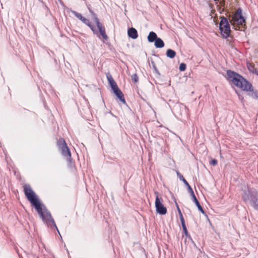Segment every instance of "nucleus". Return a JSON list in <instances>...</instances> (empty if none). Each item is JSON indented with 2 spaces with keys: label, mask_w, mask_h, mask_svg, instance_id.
I'll use <instances>...</instances> for the list:
<instances>
[{
  "label": "nucleus",
  "mask_w": 258,
  "mask_h": 258,
  "mask_svg": "<svg viewBox=\"0 0 258 258\" xmlns=\"http://www.w3.org/2000/svg\"><path fill=\"white\" fill-rule=\"evenodd\" d=\"M24 190L27 199L32 205L34 207L43 222L49 227H55L58 232L59 233L50 212L48 211L44 204L41 203L30 186L28 184L25 185ZM59 234H60V233Z\"/></svg>",
  "instance_id": "f257e3e1"
},
{
  "label": "nucleus",
  "mask_w": 258,
  "mask_h": 258,
  "mask_svg": "<svg viewBox=\"0 0 258 258\" xmlns=\"http://www.w3.org/2000/svg\"><path fill=\"white\" fill-rule=\"evenodd\" d=\"M227 79L237 87L245 91L251 89L252 84L239 74L231 70L227 71Z\"/></svg>",
  "instance_id": "f03ea898"
},
{
  "label": "nucleus",
  "mask_w": 258,
  "mask_h": 258,
  "mask_svg": "<svg viewBox=\"0 0 258 258\" xmlns=\"http://www.w3.org/2000/svg\"><path fill=\"white\" fill-rule=\"evenodd\" d=\"M241 196L243 201L249 202L254 209L258 210V193L257 191L248 187L244 186L242 189Z\"/></svg>",
  "instance_id": "7ed1b4c3"
},
{
  "label": "nucleus",
  "mask_w": 258,
  "mask_h": 258,
  "mask_svg": "<svg viewBox=\"0 0 258 258\" xmlns=\"http://www.w3.org/2000/svg\"><path fill=\"white\" fill-rule=\"evenodd\" d=\"M221 21L219 24V29L223 37L227 38L230 35L231 32L230 27L227 19L223 16L220 17Z\"/></svg>",
  "instance_id": "20e7f679"
},
{
  "label": "nucleus",
  "mask_w": 258,
  "mask_h": 258,
  "mask_svg": "<svg viewBox=\"0 0 258 258\" xmlns=\"http://www.w3.org/2000/svg\"><path fill=\"white\" fill-rule=\"evenodd\" d=\"M57 145L62 155L65 157L68 160H70L71 159V154L65 140L63 138H59L57 142Z\"/></svg>",
  "instance_id": "39448f33"
},
{
  "label": "nucleus",
  "mask_w": 258,
  "mask_h": 258,
  "mask_svg": "<svg viewBox=\"0 0 258 258\" xmlns=\"http://www.w3.org/2000/svg\"><path fill=\"white\" fill-rule=\"evenodd\" d=\"M230 22L233 25H237L241 26H243L245 23V20L242 15L241 9L239 8L236 13L231 16Z\"/></svg>",
  "instance_id": "423d86ee"
},
{
  "label": "nucleus",
  "mask_w": 258,
  "mask_h": 258,
  "mask_svg": "<svg viewBox=\"0 0 258 258\" xmlns=\"http://www.w3.org/2000/svg\"><path fill=\"white\" fill-rule=\"evenodd\" d=\"M90 14L91 15L92 19L94 21L98 29V31L99 32V36L101 35L104 39L107 40L108 36L106 34L105 28L103 26L102 24L100 22L96 14L94 12H91Z\"/></svg>",
  "instance_id": "0eeeda50"
},
{
  "label": "nucleus",
  "mask_w": 258,
  "mask_h": 258,
  "mask_svg": "<svg viewBox=\"0 0 258 258\" xmlns=\"http://www.w3.org/2000/svg\"><path fill=\"white\" fill-rule=\"evenodd\" d=\"M90 14L91 15L92 19L94 21L98 29V31L99 32V36L101 35L104 39L107 40L108 36L106 34L105 28L103 26L102 24L100 22L96 14L94 12H91Z\"/></svg>",
  "instance_id": "6e6552de"
},
{
  "label": "nucleus",
  "mask_w": 258,
  "mask_h": 258,
  "mask_svg": "<svg viewBox=\"0 0 258 258\" xmlns=\"http://www.w3.org/2000/svg\"><path fill=\"white\" fill-rule=\"evenodd\" d=\"M156 195L155 208L157 212L161 215H165L167 213L166 208L162 204V199L158 197V192H155Z\"/></svg>",
  "instance_id": "1a4fd4ad"
},
{
  "label": "nucleus",
  "mask_w": 258,
  "mask_h": 258,
  "mask_svg": "<svg viewBox=\"0 0 258 258\" xmlns=\"http://www.w3.org/2000/svg\"><path fill=\"white\" fill-rule=\"evenodd\" d=\"M190 191V196L191 197V199L192 200V201L195 203L196 206L198 207V210L202 212L203 214H205V212H204V210L203 209V208L201 206L200 203L199 202L198 199H197L196 196L195 195L194 190L192 189H189Z\"/></svg>",
  "instance_id": "9d476101"
},
{
  "label": "nucleus",
  "mask_w": 258,
  "mask_h": 258,
  "mask_svg": "<svg viewBox=\"0 0 258 258\" xmlns=\"http://www.w3.org/2000/svg\"><path fill=\"white\" fill-rule=\"evenodd\" d=\"M81 21L84 24L88 26L93 31L94 34H96L98 37H99V32L98 30L92 25H91V23L89 19L85 18V17H83Z\"/></svg>",
  "instance_id": "9b49d317"
},
{
  "label": "nucleus",
  "mask_w": 258,
  "mask_h": 258,
  "mask_svg": "<svg viewBox=\"0 0 258 258\" xmlns=\"http://www.w3.org/2000/svg\"><path fill=\"white\" fill-rule=\"evenodd\" d=\"M113 91L115 95L118 97L119 100L122 102L123 103H125V100L124 98V95L121 90L119 89L118 87L112 90Z\"/></svg>",
  "instance_id": "f8f14e48"
},
{
  "label": "nucleus",
  "mask_w": 258,
  "mask_h": 258,
  "mask_svg": "<svg viewBox=\"0 0 258 258\" xmlns=\"http://www.w3.org/2000/svg\"><path fill=\"white\" fill-rule=\"evenodd\" d=\"M127 34L129 37L135 39L138 37V32L134 28H131L128 29Z\"/></svg>",
  "instance_id": "ddd939ff"
},
{
  "label": "nucleus",
  "mask_w": 258,
  "mask_h": 258,
  "mask_svg": "<svg viewBox=\"0 0 258 258\" xmlns=\"http://www.w3.org/2000/svg\"><path fill=\"white\" fill-rule=\"evenodd\" d=\"M176 174H177V176L179 178V179L180 180H181L182 181H183V182L184 183V185H186V186L187 188L188 192L190 194V191L189 189L190 188L192 189V188L191 187L190 185L188 184V183L187 182V181L183 177V175L178 171H176Z\"/></svg>",
  "instance_id": "4468645a"
},
{
  "label": "nucleus",
  "mask_w": 258,
  "mask_h": 258,
  "mask_svg": "<svg viewBox=\"0 0 258 258\" xmlns=\"http://www.w3.org/2000/svg\"><path fill=\"white\" fill-rule=\"evenodd\" d=\"M106 76L112 90L118 87L116 82L113 79V78H112L110 74L107 75Z\"/></svg>",
  "instance_id": "2eb2a0df"
},
{
  "label": "nucleus",
  "mask_w": 258,
  "mask_h": 258,
  "mask_svg": "<svg viewBox=\"0 0 258 258\" xmlns=\"http://www.w3.org/2000/svg\"><path fill=\"white\" fill-rule=\"evenodd\" d=\"M248 92H250L248 93V95L251 97L253 99L258 101V91L254 90L252 86L251 87V89H250V90H248Z\"/></svg>",
  "instance_id": "dca6fc26"
},
{
  "label": "nucleus",
  "mask_w": 258,
  "mask_h": 258,
  "mask_svg": "<svg viewBox=\"0 0 258 258\" xmlns=\"http://www.w3.org/2000/svg\"><path fill=\"white\" fill-rule=\"evenodd\" d=\"M157 38L158 37L157 34L155 32L152 31L149 33L147 39L149 42H155Z\"/></svg>",
  "instance_id": "f3484780"
},
{
  "label": "nucleus",
  "mask_w": 258,
  "mask_h": 258,
  "mask_svg": "<svg viewBox=\"0 0 258 258\" xmlns=\"http://www.w3.org/2000/svg\"><path fill=\"white\" fill-rule=\"evenodd\" d=\"M154 45L156 48H161L164 46V43L160 38L158 37L155 41Z\"/></svg>",
  "instance_id": "a211bd4d"
},
{
  "label": "nucleus",
  "mask_w": 258,
  "mask_h": 258,
  "mask_svg": "<svg viewBox=\"0 0 258 258\" xmlns=\"http://www.w3.org/2000/svg\"><path fill=\"white\" fill-rule=\"evenodd\" d=\"M167 56L170 58H174L176 55V52L174 50L168 49L166 51V53Z\"/></svg>",
  "instance_id": "6ab92c4d"
},
{
  "label": "nucleus",
  "mask_w": 258,
  "mask_h": 258,
  "mask_svg": "<svg viewBox=\"0 0 258 258\" xmlns=\"http://www.w3.org/2000/svg\"><path fill=\"white\" fill-rule=\"evenodd\" d=\"M71 13L75 15L79 20H80L81 21H82L83 18L84 17L82 16V15L78 12H77L75 11L72 10Z\"/></svg>",
  "instance_id": "aec40b11"
},
{
  "label": "nucleus",
  "mask_w": 258,
  "mask_h": 258,
  "mask_svg": "<svg viewBox=\"0 0 258 258\" xmlns=\"http://www.w3.org/2000/svg\"><path fill=\"white\" fill-rule=\"evenodd\" d=\"M186 64L184 63H181L179 65V69L180 71H184L186 69Z\"/></svg>",
  "instance_id": "412c9836"
},
{
  "label": "nucleus",
  "mask_w": 258,
  "mask_h": 258,
  "mask_svg": "<svg viewBox=\"0 0 258 258\" xmlns=\"http://www.w3.org/2000/svg\"><path fill=\"white\" fill-rule=\"evenodd\" d=\"M132 81L134 82V83H137L138 82V80H139V78H138V77L137 76V74H134L132 76Z\"/></svg>",
  "instance_id": "4be33fe9"
},
{
  "label": "nucleus",
  "mask_w": 258,
  "mask_h": 258,
  "mask_svg": "<svg viewBox=\"0 0 258 258\" xmlns=\"http://www.w3.org/2000/svg\"><path fill=\"white\" fill-rule=\"evenodd\" d=\"M210 164L215 166L217 164V160L216 159H212L210 162Z\"/></svg>",
  "instance_id": "5701e85b"
},
{
  "label": "nucleus",
  "mask_w": 258,
  "mask_h": 258,
  "mask_svg": "<svg viewBox=\"0 0 258 258\" xmlns=\"http://www.w3.org/2000/svg\"><path fill=\"white\" fill-rule=\"evenodd\" d=\"M182 228H183V231L184 232V233L185 234V235L186 236H188V232H187V230L186 229V226L184 225V226H182Z\"/></svg>",
  "instance_id": "b1692460"
},
{
  "label": "nucleus",
  "mask_w": 258,
  "mask_h": 258,
  "mask_svg": "<svg viewBox=\"0 0 258 258\" xmlns=\"http://www.w3.org/2000/svg\"><path fill=\"white\" fill-rule=\"evenodd\" d=\"M86 6H87V7L90 13H91V12H93V10L91 9V5L90 4H87Z\"/></svg>",
  "instance_id": "393cba45"
},
{
  "label": "nucleus",
  "mask_w": 258,
  "mask_h": 258,
  "mask_svg": "<svg viewBox=\"0 0 258 258\" xmlns=\"http://www.w3.org/2000/svg\"><path fill=\"white\" fill-rule=\"evenodd\" d=\"M176 208H177V209L178 213L179 215L182 214L181 210H180V208H179V206H178V205H177V203H176Z\"/></svg>",
  "instance_id": "a878e982"
},
{
  "label": "nucleus",
  "mask_w": 258,
  "mask_h": 258,
  "mask_svg": "<svg viewBox=\"0 0 258 258\" xmlns=\"http://www.w3.org/2000/svg\"><path fill=\"white\" fill-rule=\"evenodd\" d=\"M180 221H181L182 226L185 225L184 218L180 219Z\"/></svg>",
  "instance_id": "bb28decb"
},
{
  "label": "nucleus",
  "mask_w": 258,
  "mask_h": 258,
  "mask_svg": "<svg viewBox=\"0 0 258 258\" xmlns=\"http://www.w3.org/2000/svg\"><path fill=\"white\" fill-rule=\"evenodd\" d=\"M180 221H181L182 226L185 225L184 218L180 219Z\"/></svg>",
  "instance_id": "cd10ccee"
},
{
  "label": "nucleus",
  "mask_w": 258,
  "mask_h": 258,
  "mask_svg": "<svg viewBox=\"0 0 258 258\" xmlns=\"http://www.w3.org/2000/svg\"><path fill=\"white\" fill-rule=\"evenodd\" d=\"M179 215L180 220L181 219L184 218L183 217L182 214H180V215Z\"/></svg>",
  "instance_id": "c85d7f7f"
},
{
  "label": "nucleus",
  "mask_w": 258,
  "mask_h": 258,
  "mask_svg": "<svg viewBox=\"0 0 258 258\" xmlns=\"http://www.w3.org/2000/svg\"><path fill=\"white\" fill-rule=\"evenodd\" d=\"M251 69H252V68H250V69L249 68V70H250V71H252V70Z\"/></svg>",
  "instance_id": "c756f323"
},
{
  "label": "nucleus",
  "mask_w": 258,
  "mask_h": 258,
  "mask_svg": "<svg viewBox=\"0 0 258 258\" xmlns=\"http://www.w3.org/2000/svg\"><path fill=\"white\" fill-rule=\"evenodd\" d=\"M251 69H252V68H250V69L249 68V70H250V71H252V70Z\"/></svg>",
  "instance_id": "7c9ffc66"
},
{
  "label": "nucleus",
  "mask_w": 258,
  "mask_h": 258,
  "mask_svg": "<svg viewBox=\"0 0 258 258\" xmlns=\"http://www.w3.org/2000/svg\"><path fill=\"white\" fill-rule=\"evenodd\" d=\"M238 97H239V98H240V96L239 95H238Z\"/></svg>",
  "instance_id": "2f4dec72"
}]
</instances>
